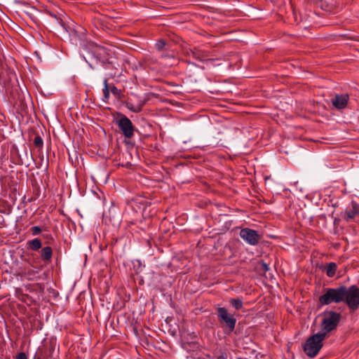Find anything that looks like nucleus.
<instances>
[{
    "label": "nucleus",
    "instance_id": "nucleus-1",
    "mask_svg": "<svg viewBox=\"0 0 359 359\" xmlns=\"http://www.w3.org/2000/svg\"><path fill=\"white\" fill-rule=\"evenodd\" d=\"M322 316L321 332L320 333H325L326 337L329 332L337 328L341 315L340 313L334 311H326L323 313Z\"/></svg>",
    "mask_w": 359,
    "mask_h": 359
},
{
    "label": "nucleus",
    "instance_id": "nucleus-2",
    "mask_svg": "<svg viewBox=\"0 0 359 359\" xmlns=\"http://www.w3.org/2000/svg\"><path fill=\"white\" fill-rule=\"evenodd\" d=\"M344 290L342 285L335 288L325 287L323 289V294L318 298L321 306L331 304H339L343 302Z\"/></svg>",
    "mask_w": 359,
    "mask_h": 359
},
{
    "label": "nucleus",
    "instance_id": "nucleus-3",
    "mask_svg": "<svg viewBox=\"0 0 359 359\" xmlns=\"http://www.w3.org/2000/svg\"><path fill=\"white\" fill-rule=\"evenodd\" d=\"M325 333H317L307 339L304 345V351L309 358H314L322 348L323 341L325 339Z\"/></svg>",
    "mask_w": 359,
    "mask_h": 359
},
{
    "label": "nucleus",
    "instance_id": "nucleus-4",
    "mask_svg": "<svg viewBox=\"0 0 359 359\" xmlns=\"http://www.w3.org/2000/svg\"><path fill=\"white\" fill-rule=\"evenodd\" d=\"M344 290L343 302L346 303L351 311H355L359 308V288L353 285L347 287L342 285Z\"/></svg>",
    "mask_w": 359,
    "mask_h": 359
},
{
    "label": "nucleus",
    "instance_id": "nucleus-5",
    "mask_svg": "<svg viewBox=\"0 0 359 359\" xmlns=\"http://www.w3.org/2000/svg\"><path fill=\"white\" fill-rule=\"evenodd\" d=\"M216 314L221 325L226 333L232 332L236 327V319L233 314L228 312L225 307H218Z\"/></svg>",
    "mask_w": 359,
    "mask_h": 359
},
{
    "label": "nucleus",
    "instance_id": "nucleus-6",
    "mask_svg": "<svg viewBox=\"0 0 359 359\" xmlns=\"http://www.w3.org/2000/svg\"><path fill=\"white\" fill-rule=\"evenodd\" d=\"M114 123L125 137L131 139L134 136L135 128L132 121L126 115L118 112L114 117Z\"/></svg>",
    "mask_w": 359,
    "mask_h": 359
},
{
    "label": "nucleus",
    "instance_id": "nucleus-7",
    "mask_svg": "<svg viewBox=\"0 0 359 359\" xmlns=\"http://www.w3.org/2000/svg\"><path fill=\"white\" fill-rule=\"evenodd\" d=\"M241 238L250 245H257L262 238V236L256 230L244 228L240 231Z\"/></svg>",
    "mask_w": 359,
    "mask_h": 359
},
{
    "label": "nucleus",
    "instance_id": "nucleus-8",
    "mask_svg": "<svg viewBox=\"0 0 359 359\" xmlns=\"http://www.w3.org/2000/svg\"><path fill=\"white\" fill-rule=\"evenodd\" d=\"M23 153V155L20 154L18 149L17 147H13L11 150L13 163L16 165H23L26 162L29 161V159L34 160L32 154H29L26 147L24 148Z\"/></svg>",
    "mask_w": 359,
    "mask_h": 359
},
{
    "label": "nucleus",
    "instance_id": "nucleus-9",
    "mask_svg": "<svg viewBox=\"0 0 359 359\" xmlns=\"http://www.w3.org/2000/svg\"><path fill=\"white\" fill-rule=\"evenodd\" d=\"M349 96L348 94H336L332 100L333 106L338 109H344L348 104Z\"/></svg>",
    "mask_w": 359,
    "mask_h": 359
},
{
    "label": "nucleus",
    "instance_id": "nucleus-10",
    "mask_svg": "<svg viewBox=\"0 0 359 359\" xmlns=\"http://www.w3.org/2000/svg\"><path fill=\"white\" fill-rule=\"evenodd\" d=\"M188 55L199 61L205 60L208 57V54L206 52L196 48L190 50V51L188 52Z\"/></svg>",
    "mask_w": 359,
    "mask_h": 359
},
{
    "label": "nucleus",
    "instance_id": "nucleus-11",
    "mask_svg": "<svg viewBox=\"0 0 359 359\" xmlns=\"http://www.w3.org/2000/svg\"><path fill=\"white\" fill-rule=\"evenodd\" d=\"M358 215H359V207L354 205H353L352 208L346 210L344 219L346 222H349L350 220L354 219Z\"/></svg>",
    "mask_w": 359,
    "mask_h": 359
},
{
    "label": "nucleus",
    "instance_id": "nucleus-12",
    "mask_svg": "<svg viewBox=\"0 0 359 359\" xmlns=\"http://www.w3.org/2000/svg\"><path fill=\"white\" fill-rule=\"evenodd\" d=\"M27 248L30 250L36 251L42 246L41 241L39 238H34L28 241L27 243Z\"/></svg>",
    "mask_w": 359,
    "mask_h": 359
},
{
    "label": "nucleus",
    "instance_id": "nucleus-13",
    "mask_svg": "<svg viewBox=\"0 0 359 359\" xmlns=\"http://www.w3.org/2000/svg\"><path fill=\"white\" fill-rule=\"evenodd\" d=\"M337 269V265L334 262H330L328 263L325 266V273L326 275L332 278L335 276L336 271Z\"/></svg>",
    "mask_w": 359,
    "mask_h": 359
},
{
    "label": "nucleus",
    "instance_id": "nucleus-14",
    "mask_svg": "<svg viewBox=\"0 0 359 359\" xmlns=\"http://www.w3.org/2000/svg\"><path fill=\"white\" fill-rule=\"evenodd\" d=\"M53 255L52 248L49 246L45 247L41 250V257L43 261H50Z\"/></svg>",
    "mask_w": 359,
    "mask_h": 359
},
{
    "label": "nucleus",
    "instance_id": "nucleus-15",
    "mask_svg": "<svg viewBox=\"0 0 359 359\" xmlns=\"http://www.w3.org/2000/svg\"><path fill=\"white\" fill-rule=\"evenodd\" d=\"M87 54V56L82 55V57H83L85 61L88 64L90 67L94 69V63L97 62V57L92 55L90 53H88Z\"/></svg>",
    "mask_w": 359,
    "mask_h": 359
},
{
    "label": "nucleus",
    "instance_id": "nucleus-16",
    "mask_svg": "<svg viewBox=\"0 0 359 359\" xmlns=\"http://www.w3.org/2000/svg\"><path fill=\"white\" fill-rule=\"evenodd\" d=\"M229 303L235 309L236 311H239L243 309V301L240 298L230 299Z\"/></svg>",
    "mask_w": 359,
    "mask_h": 359
},
{
    "label": "nucleus",
    "instance_id": "nucleus-17",
    "mask_svg": "<svg viewBox=\"0 0 359 359\" xmlns=\"http://www.w3.org/2000/svg\"><path fill=\"white\" fill-rule=\"evenodd\" d=\"M126 107L133 113H139L142 110V104L134 105L130 102H126Z\"/></svg>",
    "mask_w": 359,
    "mask_h": 359
},
{
    "label": "nucleus",
    "instance_id": "nucleus-18",
    "mask_svg": "<svg viewBox=\"0 0 359 359\" xmlns=\"http://www.w3.org/2000/svg\"><path fill=\"white\" fill-rule=\"evenodd\" d=\"M103 84H104V88L102 89V92H103V100L104 101H106L109 99V86H108V83H107V79H105L104 80V82H103Z\"/></svg>",
    "mask_w": 359,
    "mask_h": 359
},
{
    "label": "nucleus",
    "instance_id": "nucleus-19",
    "mask_svg": "<svg viewBox=\"0 0 359 359\" xmlns=\"http://www.w3.org/2000/svg\"><path fill=\"white\" fill-rule=\"evenodd\" d=\"M34 144L36 148L39 150L42 149L43 146V141L39 135H36L34 140Z\"/></svg>",
    "mask_w": 359,
    "mask_h": 359
},
{
    "label": "nucleus",
    "instance_id": "nucleus-20",
    "mask_svg": "<svg viewBox=\"0 0 359 359\" xmlns=\"http://www.w3.org/2000/svg\"><path fill=\"white\" fill-rule=\"evenodd\" d=\"M110 91L116 98H121L122 95V91L117 88L115 86L110 87Z\"/></svg>",
    "mask_w": 359,
    "mask_h": 359
},
{
    "label": "nucleus",
    "instance_id": "nucleus-21",
    "mask_svg": "<svg viewBox=\"0 0 359 359\" xmlns=\"http://www.w3.org/2000/svg\"><path fill=\"white\" fill-rule=\"evenodd\" d=\"M166 43L164 40H159L155 44L156 48L158 50H162L165 46Z\"/></svg>",
    "mask_w": 359,
    "mask_h": 359
},
{
    "label": "nucleus",
    "instance_id": "nucleus-22",
    "mask_svg": "<svg viewBox=\"0 0 359 359\" xmlns=\"http://www.w3.org/2000/svg\"><path fill=\"white\" fill-rule=\"evenodd\" d=\"M259 269L264 272H266L270 269L269 265L264 261H261L259 263Z\"/></svg>",
    "mask_w": 359,
    "mask_h": 359
},
{
    "label": "nucleus",
    "instance_id": "nucleus-23",
    "mask_svg": "<svg viewBox=\"0 0 359 359\" xmlns=\"http://www.w3.org/2000/svg\"><path fill=\"white\" fill-rule=\"evenodd\" d=\"M31 230H32V233L34 236L39 235L41 232V228L38 226H32Z\"/></svg>",
    "mask_w": 359,
    "mask_h": 359
},
{
    "label": "nucleus",
    "instance_id": "nucleus-24",
    "mask_svg": "<svg viewBox=\"0 0 359 359\" xmlns=\"http://www.w3.org/2000/svg\"><path fill=\"white\" fill-rule=\"evenodd\" d=\"M15 359H28V358H27V355L25 353L21 352V353H19L16 355Z\"/></svg>",
    "mask_w": 359,
    "mask_h": 359
},
{
    "label": "nucleus",
    "instance_id": "nucleus-25",
    "mask_svg": "<svg viewBox=\"0 0 359 359\" xmlns=\"http://www.w3.org/2000/svg\"><path fill=\"white\" fill-rule=\"evenodd\" d=\"M107 64L109 65H111L113 66V67L114 68H116V66H115V63L114 62V61L111 60V61H107Z\"/></svg>",
    "mask_w": 359,
    "mask_h": 359
},
{
    "label": "nucleus",
    "instance_id": "nucleus-26",
    "mask_svg": "<svg viewBox=\"0 0 359 359\" xmlns=\"http://www.w3.org/2000/svg\"><path fill=\"white\" fill-rule=\"evenodd\" d=\"M51 16H53L54 18H55L57 20H59L55 14H51Z\"/></svg>",
    "mask_w": 359,
    "mask_h": 359
},
{
    "label": "nucleus",
    "instance_id": "nucleus-27",
    "mask_svg": "<svg viewBox=\"0 0 359 359\" xmlns=\"http://www.w3.org/2000/svg\"><path fill=\"white\" fill-rule=\"evenodd\" d=\"M43 236L44 238H48V234H43Z\"/></svg>",
    "mask_w": 359,
    "mask_h": 359
},
{
    "label": "nucleus",
    "instance_id": "nucleus-28",
    "mask_svg": "<svg viewBox=\"0 0 359 359\" xmlns=\"http://www.w3.org/2000/svg\"><path fill=\"white\" fill-rule=\"evenodd\" d=\"M33 359H41L40 358H37L36 355L34 357Z\"/></svg>",
    "mask_w": 359,
    "mask_h": 359
}]
</instances>
